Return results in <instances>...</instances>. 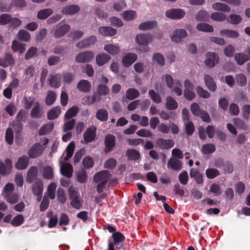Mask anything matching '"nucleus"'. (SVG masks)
Instances as JSON below:
<instances>
[{
	"label": "nucleus",
	"mask_w": 250,
	"mask_h": 250,
	"mask_svg": "<svg viewBox=\"0 0 250 250\" xmlns=\"http://www.w3.org/2000/svg\"><path fill=\"white\" fill-rule=\"evenodd\" d=\"M61 171L63 175L68 178L71 177L73 171L72 167L68 163H64L61 166Z\"/></svg>",
	"instance_id": "19"
},
{
	"label": "nucleus",
	"mask_w": 250,
	"mask_h": 250,
	"mask_svg": "<svg viewBox=\"0 0 250 250\" xmlns=\"http://www.w3.org/2000/svg\"><path fill=\"white\" fill-rule=\"evenodd\" d=\"M96 42V38L95 36H92L88 39L83 40L77 44V46L80 48H83L88 47L94 44Z\"/></svg>",
	"instance_id": "16"
},
{
	"label": "nucleus",
	"mask_w": 250,
	"mask_h": 250,
	"mask_svg": "<svg viewBox=\"0 0 250 250\" xmlns=\"http://www.w3.org/2000/svg\"><path fill=\"white\" fill-rule=\"evenodd\" d=\"M165 79L167 86L169 88H172L173 91L176 93V94L178 96H180L182 95V90L180 88L176 86H174L173 88L172 87V85L173 84V78L171 77V76L169 75H166Z\"/></svg>",
	"instance_id": "18"
},
{
	"label": "nucleus",
	"mask_w": 250,
	"mask_h": 250,
	"mask_svg": "<svg viewBox=\"0 0 250 250\" xmlns=\"http://www.w3.org/2000/svg\"><path fill=\"white\" fill-rule=\"evenodd\" d=\"M123 18L126 21H131L136 17V13L135 11L128 10L125 11L122 14Z\"/></svg>",
	"instance_id": "45"
},
{
	"label": "nucleus",
	"mask_w": 250,
	"mask_h": 250,
	"mask_svg": "<svg viewBox=\"0 0 250 250\" xmlns=\"http://www.w3.org/2000/svg\"><path fill=\"white\" fill-rule=\"evenodd\" d=\"M79 108L77 106H74L69 108L65 115V119H69L75 116L77 114Z\"/></svg>",
	"instance_id": "49"
},
{
	"label": "nucleus",
	"mask_w": 250,
	"mask_h": 250,
	"mask_svg": "<svg viewBox=\"0 0 250 250\" xmlns=\"http://www.w3.org/2000/svg\"><path fill=\"white\" fill-rule=\"evenodd\" d=\"M115 138L113 135H108L105 138V151L106 152H109L112 150L115 145Z\"/></svg>",
	"instance_id": "17"
},
{
	"label": "nucleus",
	"mask_w": 250,
	"mask_h": 250,
	"mask_svg": "<svg viewBox=\"0 0 250 250\" xmlns=\"http://www.w3.org/2000/svg\"><path fill=\"white\" fill-rule=\"evenodd\" d=\"M61 78L59 75H52L49 79V84L51 87L57 88L60 86Z\"/></svg>",
	"instance_id": "34"
},
{
	"label": "nucleus",
	"mask_w": 250,
	"mask_h": 250,
	"mask_svg": "<svg viewBox=\"0 0 250 250\" xmlns=\"http://www.w3.org/2000/svg\"><path fill=\"white\" fill-rule=\"evenodd\" d=\"M220 35L227 38H236L239 35V33L235 30L225 29L220 32Z\"/></svg>",
	"instance_id": "30"
},
{
	"label": "nucleus",
	"mask_w": 250,
	"mask_h": 250,
	"mask_svg": "<svg viewBox=\"0 0 250 250\" xmlns=\"http://www.w3.org/2000/svg\"><path fill=\"white\" fill-rule=\"evenodd\" d=\"M24 221V218L21 215H18L15 216L11 221V224L13 226H19L21 225Z\"/></svg>",
	"instance_id": "59"
},
{
	"label": "nucleus",
	"mask_w": 250,
	"mask_h": 250,
	"mask_svg": "<svg viewBox=\"0 0 250 250\" xmlns=\"http://www.w3.org/2000/svg\"><path fill=\"white\" fill-rule=\"evenodd\" d=\"M38 172L37 167H31L28 171L26 180L29 183H31L35 178Z\"/></svg>",
	"instance_id": "38"
},
{
	"label": "nucleus",
	"mask_w": 250,
	"mask_h": 250,
	"mask_svg": "<svg viewBox=\"0 0 250 250\" xmlns=\"http://www.w3.org/2000/svg\"><path fill=\"white\" fill-rule=\"evenodd\" d=\"M69 198L71 200V205L76 209H80L83 205V200L79 198V193L72 187L68 189Z\"/></svg>",
	"instance_id": "3"
},
{
	"label": "nucleus",
	"mask_w": 250,
	"mask_h": 250,
	"mask_svg": "<svg viewBox=\"0 0 250 250\" xmlns=\"http://www.w3.org/2000/svg\"><path fill=\"white\" fill-rule=\"evenodd\" d=\"M54 127V124L53 123H50L45 125L42 126L39 131V134L40 135L45 134L50 131H51Z\"/></svg>",
	"instance_id": "55"
},
{
	"label": "nucleus",
	"mask_w": 250,
	"mask_h": 250,
	"mask_svg": "<svg viewBox=\"0 0 250 250\" xmlns=\"http://www.w3.org/2000/svg\"><path fill=\"white\" fill-rule=\"evenodd\" d=\"M184 85L185 87V97L188 100H192L195 97L194 93L191 91L193 89L192 84L188 80H186L184 83Z\"/></svg>",
	"instance_id": "9"
},
{
	"label": "nucleus",
	"mask_w": 250,
	"mask_h": 250,
	"mask_svg": "<svg viewBox=\"0 0 250 250\" xmlns=\"http://www.w3.org/2000/svg\"><path fill=\"white\" fill-rule=\"evenodd\" d=\"M215 150L214 146L212 144H206L202 147V152L204 154H209Z\"/></svg>",
	"instance_id": "57"
},
{
	"label": "nucleus",
	"mask_w": 250,
	"mask_h": 250,
	"mask_svg": "<svg viewBox=\"0 0 250 250\" xmlns=\"http://www.w3.org/2000/svg\"><path fill=\"white\" fill-rule=\"evenodd\" d=\"M219 57L215 53L208 52L206 55L205 64L207 67L212 68L215 66L216 64L219 62Z\"/></svg>",
	"instance_id": "5"
},
{
	"label": "nucleus",
	"mask_w": 250,
	"mask_h": 250,
	"mask_svg": "<svg viewBox=\"0 0 250 250\" xmlns=\"http://www.w3.org/2000/svg\"><path fill=\"white\" fill-rule=\"evenodd\" d=\"M80 10L78 5H71L65 7L62 10V13L63 14L72 15L78 12Z\"/></svg>",
	"instance_id": "27"
},
{
	"label": "nucleus",
	"mask_w": 250,
	"mask_h": 250,
	"mask_svg": "<svg viewBox=\"0 0 250 250\" xmlns=\"http://www.w3.org/2000/svg\"><path fill=\"white\" fill-rule=\"evenodd\" d=\"M191 111L192 113L197 116H199L203 110H201L199 105L195 103H193L191 105Z\"/></svg>",
	"instance_id": "61"
},
{
	"label": "nucleus",
	"mask_w": 250,
	"mask_h": 250,
	"mask_svg": "<svg viewBox=\"0 0 250 250\" xmlns=\"http://www.w3.org/2000/svg\"><path fill=\"white\" fill-rule=\"evenodd\" d=\"M12 49L14 52H18L20 53H23L25 51L24 45L17 41H14L12 45Z\"/></svg>",
	"instance_id": "37"
},
{
	"label": "nucleus",
	"mask_w": 250,
	"mask_h": 250,
	"mask_svg": "<svg viewBox=\"0 0 250 250\" xmlns=\"http://www.w3.org/2000/svg\"><path fill=\"white\" fill-rule=\"evenodd\" d=\"M234 57L237 62L240 65L249 60V56L243 53H237Z\"/></svg>",
	"instance_id": "44"
},
{
	"label": "nucleus",
	"mask_w": 250,
	"mask_h": 250,
	"mask_svg": "<svg viewBox=\"0 0 250 250\" xmlns=\"http://www.w3.org/2000/svg\"><path fill=\"white\" fill-rule=\"evenodd\" d=\"M83 165L86 168H89L93 167L94 162L92 158L89 156L86 157L83 161Z\"/></svg>",
	"instance_id": "63"
},
{
	"label": "nucleus",
	"mask_w": 250,
	"mask_h": 250,
	"mask_svg": "<svg viewBox=\"0 0 250 250\" xmlns=\"http://www.w3.org/2000/svg\"><path fill=\"white\" fill-rule=\"evenodd\" d=\"M53 13L51 9H45L39 11L38 13V18L39 19H45L48 18Z\"/></svg>",
	"instance_id": "42"
},
{
	"label": "nucleus",
	"mask_w": 250,
	"mask_h": 250,
	"mask_svg": "<svg viewBox=\"0 0 250 250\" xmlns=\"http://www.w3.org/2000/svg\"><path fill=\"white\" fill-rule=\"evenodd\" d=\"M152 40V37L147 34H139L136 36V41L140 45H146Z\"/></svg>",
	"instance_id": "14"
},
{
	"label": "nucleus",
	"mask_w": 250,
	"mask_h": 250,
	"mask_svg": "<svg viewBox=\"0 0 250 250\" xmlns=\"http://www.w3.org/2000/svg\"><path fill=\"white\" fill-rule=\"evenodd\" d=\"M70 29V26L68 24H64L58 28L54 32V36L56 38H60L63 36Z\"/></svg>",
	"instance_id": "28"
},
{
	"label": "nucleus",
	"mask_w": 250,
	"mask_h": 250,
	"mask_svg": "<svg viewBox=\"0 0 250 250\" xmlns=\"http://www.w3.org/2000/svg\"><path fill=\"white\" fill-rule=\"evenodd\" d=\"M29 164V159L26 156L20 157L16 164V167L18 169H25Z\"/></svg>",
	"instance_id": "22"
},
{
	"label": "nucleus",
	"mask_w": 250,
	"mask_h": 250,
	"mask_svg": "<svg viewBox=\"0 0 250 250\" xmlns=\"http://www.w3.org/2000/svg\"><path fill=\"white\" fill-rule=\"evenodd\" d=\"M166 106L168 110H175L178 107V103L172 97L168 96L166 99Z\"/></svg>",
	"instance_id": "33"
},
{
	"label": "nucleus",
	"mask_w": 250,
	"mask_h": 250,
	"mask_svg": "<svg viewBox=\"0 0 250 250\" xmlns=\"http://www.w3.org/2000/svg\"><path fill=\"white\" fill-rule=\"evenodd\" d=\"M124 239L125 237L121 233H113L112 237L108 239V248L106 250H119L122 247V242Z\"/></svg>",
	"instance_id": "1"
},
{
	"label": "nucleus",
	"mask_w": 250,
	"mask_h": 250,
	"mask_svg": "<svg viewBox=\"0 0 250 250\" xmlns=\"http://www.w3.org/2000/svg\"><path fill=\"white\" fill-rule=\"evenodd\" d=\"M56 187V185L54 183H52L48 186L47 193L49 197L51 199H53L55 197Z\"/></svg>",
	"instance_id": "53"
},
{
	"label": "nucleus",
	"mask_w": 250,
	"mask_h": 250,
	"mask_svg": "<svg viewBox=\"0 0 250 250\" xmlns=\"http://www.w3.org/2000/svg\"><path fill=\"white\" fill-rule=\"evenodd\" d=\"M14 135L13 129L11 127L7 128L6 131L5 140L9 144H12L13 142Z\"/></svg>",
	"instance_id": "58"
},
{
	"label": "nucleus",
	"mask_w": 250,
	"mask_h": 250,
	"mask_svg": "<svg viewBox=\"0 0 250 250\" xmlns=\"http://www.w3.org/2000/svg\"><path fill=\"white\" fill-rule=\"evenodd\" d=\"M75 148V144L73 142H71L66 149V156L64 158L65 161H68L73 155Z\"/></svg>",
	"instance_id": "50"
},
{
	"label": "nucleus",
	"mask_w": 250,
	"mask_h": 250,
	"mask_svg": "<svg viewBox=\"0 0 250 250\" xmlns=\"http://www.w3.org/2000/svg\"><path fill=\"white\" fill-rule=\"evenodd\" d=\"M167 167L174 170H179L182 168V162L175 158H171L168 162Z\"/></svg>",
	"instance_id": "21"
},
{
	"label": "nucleus",
	"mask_w": 250,
	"mask_h": 250,
	"mask_svg": "<svg viewBox=\"0 0 250 250\" xmlns=\"http://www.w3.org/2000/svg\"><path fill=\"white\" fill-rule=\"evenodd\" d=\"M18 37L19 40L24 42H28L30 39V34L24 30H20L19 31Z\"/></svg>",
	"instance_id": "47"
},
{
	"label": "nucleus",
	"mask_w": 250,
	"mask_h": 250,
	"mask_svg": "<svg viewBox=\"0 0 250 250\" xmlns=\"http://www.w3.org/2000/svg\"><path fill=\"white\" fill-rule=\"evenodd\" d=\"M43 190V184L42 181H37L33 185V192L34 194L37 196V200L40 201L41 200Z\"/></svg>",
	"instance_id": "12"
},
{
	"label": "nucleus",
	"mask_w": 250,
	"mask_h": 250,
	"mask_svg": "<svg viewBox=\"0 0 250 250\" xmlns=\"http://www.w3.org/2000/svg\"><path fill=\"white\" fill-rule=\"evenodd\" d=\"M47 217L49 218L48 227L50 228L54 227L58 222V217L53 214V212L49 211L47 214Z\"/></svg>",
	"instance_id": "40"
},
{
	"label": "nucleus",
	"mask_w": 250,
	"mask_h": 250,
	"mask_svg": "<svg viewBox=\"0 0 250 250\" xmlns=\"http://www.w3.org/2000/svg\"><path fill=\"white\" fill-rule=\"evenodd\" d=\"M104 49L112 55L117 54L120 50V48L119 46L112 44H106L104 47Z\"/></svg>",
	"instance_id": "26"
},
{
	"label": "nucleus",
	"mask_w": 250,
	"mask_h": 250,
	"mask_svg": "<svg viewBox=\"0 0 250 250\" xmlns=\"http://www.w3.org/2000/svg\"><path fill=\"white\" fill-rule=\"evenodd\" d=\"M149 94L151 99L156 103H160L161 102V98L159 94L156 93L153 90L149 91Z\"/></svg>",
	"instance_id": "64"
},
{
	"label": "nucleus",
	"mask_w": 250,
	"mask_h": 250,
	"mask_svg": "<svg viewBox=\"0 0 250 250\" xmlns=\"http://www.w3.org/2000/svg\"><path fill=\"white\" fill-rule=\"evenodd\" d=\"M12 168V161L9 159L5 161V164L0 161V173L2 175L9 174Z\"/></svg>",
	"instance_id": "10"
},
{
	"label": "nucleus",
	"mask_w": 250,
	"mask_h": 250,
	"mask_svg": "<svg viewBox=\"0 0 250 250\" xmlns=\"http://www.w3.org/2000/svg\"><path fill=\"white\" fill-rule=\"evenodd\" d=\"M187 33L186 30L183 29H179L174 33L171 36L172 41L174 42H179L181 41L182 38L187 36Z\"/></svg>",
	"instance_id": "15"
},
{
	"label": "nucleus",
	"mask_w": 250,
	"mask_h": 250,
	"mask_svg": "<svg viewBox=\"0 0 250 250\" xmlns=\"http://www.w3.org/2000/svg\"><path fill=\"white\" fill-rule=\"evenodd\" d=\"M56 99V93L52 91H48L46 98V104L47 105H51L54 103Z\"/></svg>",
	"instance_id": "52"
},
{
	"label": "nucleus",
	"mask_w": 250,
	"mask_h": 250,
	"mask_svg": "<svg viewBox=\"0 0 250 250\" xmlns=\"http://www.w3.org/2000/svg\"><path fill=\"white\" fill-rule=\"evenodd\" d=\"M44 149V147L42 146L41 144H36L29 149L28 154L30 158H37L41 155Z\"/></svg>",
	"instance_id": "7"
},
{
	"label": "nucleus",
	"mask_w": 250,
	"mask_h": 250,
	"mask_svg": "<svg viewBox=\"0 0 250 250\" xmlns=\"http://www.w3.org/2000/svg\"><path fill=\"white\" fill-rule=\"evenodd\" d=\"M77 87L80 90L84 92H87L90 91L91 84L87 81L83 80L78 83Z\"/></svg>",
	"instance_id": "32"
},
{
	"label": "nucleus",
	"mask_w": 250,
	"mask_h": 250,
	"mask_svg": "<svg viewBox=\"0 0 250 250\" xmlns=\"http://www.w3.org/2000/svg\"><path fill=\"white\" fill-rule=\"evenodd\" d=\"M110 57L106 54H100L96 56V63L98 65L102 66L110 60Z\"/></svg>",
	"instance_id": "24"
},
{
	"label": "nucleus",
	"mask_w": 250,
	"mask_h": 250,
	"mask_svg": "<svg viewBox=\"0 0 250 250\" xmlns=\"http://www.w3.org/2000/svg\"><path fill=\"white\" fill-rule=\"evenodd\" d=\"M137 59V56L134 53H128L122 59V63L124 66L127 67L131 65Z\"/></svg>",
	"instance_id": "13"
},
{
	"label": "nucleus",
	"mask_w": 250,
	"mask_h": 250,
	"mask_svg": "<svg viewBox=\"0 0 250 250\" xmlns=\"http://www.w3.org/2000/svg\"><path fill=\"white\" fill-rule=\"evenodd\" d=\"M212 20L216 21H222L226 20V15L222 13L215 12L212 13L211 15Z\"/></svg>",
	"instance_id": "60"
},
{
	"label": "nucleus",
	"mask_w": 250,
	"mask_h": 250,
	"mask_svg": "<svg viewBox=\"0 0 250 250\" xmlns=\"http://www.w3.org/2000/svg\"><path fill=\"white\" fill-rule=\"evenodd\" d=\"M157 23L154 21H149L141 23L139 26L140 30H145L152 29L156 26Z\"/></svg>",
	"instance_id": "41"
},
{
	"label": "nucleus",
	"mask_w": 250,
	"mask_h": 250,
	"mask_svg": "<svg viewBox=\"0 0 250 250\" xmlns=\"http://www.w3.org/2000/svg\"><path fill=\"white\" fill-rule=\"evenodd\" d=\"M61 112V108L59 106H56L51 110L48 112V118L49 120H53L57 118Z\"/></svg>",
	"instance_id": "35"
},
{
	"label": "nucleus",
	"mask_w": 250,
	"mask_h": 250,
	"mask_svg": "<svg viewBox=\"0 0 250 250\" xmlns=\"http://www.w3.org/2000/svg\"><path fill=\"white\" fill-rule=\"evenodd\" d=\"M126 156L129 160L136 161L140 157V153L134 149H129L126 153Z\"/></svg>",
	"instance_id": "29"
},
{
	"label": "nucleus",
	"mask_w": 250,
	"mask_h": 250,
	"mask_svg": "<svg viewBox=\"0 0 250 250\" xmlns=\"http://www.w3.org/2000/svg\"><path fill=\"white\" fill-rule=\"evenodd\" d=\"M96 128L94 126L89 127L84 134V140L86 142H91L95 138Z\"/></svg>",
	"instance_id": "20"
},
{
	"label": "nucleus",
	"mask_w": 250,
	"mask_h": 250,
	"mask_svg": "<svg viewBox=\"0 0 250 250\" xmlns=\"http://www.w3.org/2000/svg\"><path fill=\"white\" fill-rule=\"evenodd\" d=\"M197 29L199 31L211 32L213 31V27L207 23H200L197 25Z\"/></svg>",
	"instance_id": "43"
},
{
	"label": "nucleus",
	"mask_w": 250,
	"mask_h": 250,
	"mask_svg": "<svg viewBox=\"0 0 250 250\" xmlns=\"http://www.w3.org/2000/svg\"><path fill=\"white\" fill-rule=\"evenodd\" d=\"M242 19L239 15L236 14H230L227 19V21L232 24H237L240 23Z\"/></svg>",
	"instance_id": "48"
},
{
	"label": "nucleus",
	"mask_w": 250,
	"mask_h": 250,
	"mask_svg": "<svg viewBox=\"0 0 250 250\" xmlns=\"http://www.w3.org/2000/svg\"><path fill=\"white\" fill-rule=\"evenodd\" d=\"M78 181L81 183H84L87 180V174L86 171L82 169L77 172Z\"/></svg>",
	"instance_id": "56"
},
{
	"label": "nucleus",
	"mask_w": 250,
	"mask_h": 250,
	"mask_svg": "<svg viewBox=\"0 0 250 250\" xmlns=\"http://www.w3.org/2000/svg\"><path fill=\"white\" fill-rule=\"evenodd\" d=\"M100 34L105 36H112L116 33V29L110 27H101L99 29Z\"/></svg>",
	"instance_id": "23"
},
{
	"label": "nucleus",
	"mask_w": 250,
	"mask_h": 250,
	"mask_svg": "<svg viewBox=\"0 0 250 250\" xmlns=\"http://www.w3.org/2000/svg\"><path fill=\"white\" fill-rule=\"evenodd\" d=\"M31 116L33 118H38L40 116V104L38 102L35 104V106L31 112Z\"/></svg>",
	"instance_id": "62"
},
{
	"label": "nucleus",
	"mask_w": 250,
	"mask_h": 250,
	"mask_svg": "<svg viewBox=\"0 0 250 250\" xmlns=\"http://www.w3.org/2000/svg\"><path fill=\"white\" fill-rule=\"evenodd\" d=\"M185 15V11L180 9H170L166 13V17L171 19H180L184 17Z\"/></svg>",
	"instance_id": "6"
},
{
	"label": "nucleus",
	"mask_w": 250,
	"mask_h": 250,
	"mask_svg": "<svg viewBox=\"0 0 250 250\" xmlns=\"http://www.w3.org/2000/svg\"><path fill=\"white\" fill-rule=\"evenodd\" d=\"M14 64V60L11 55L6 54L3 59L0 61V65L4 67Z\"/></svg>",
	"instance_id": "31"
},
{
	"label": "nucleus",
	"mask_w": 250,
	"mask_h": 250,
	"mask_svg": "<svg viewBox=\"0 0 250 250\" xmlns=\"http://www.w3.org/2000/svg\"><path fill=\"white\" fill-rule=\"evenodd\" d=\"M57 198L58 200L61 203H64L66 200L64 190L61 188H59L57 193Z\"/></svg>",
	"instance_id": "54"
},
{
	"label": "nucleus",
	"mask_w": 250,
	"mask_h": 250,
	"mask_svg": "<svg viewBox=\"0 0 250 250\" xmlns=\"http://www.w3.org/2000/svg\"><path fill=\"white\" fill-rule=\"evenodd\" d=\"M139 95V92L138 90L134 88H129L128 89L126 93V98L129 100H133L137 98Z\"/></svg>",
	"instance_id": "46"
},
{
	"label": "nucleus",
	"mask_w": 250,
	"mask_h": 250,
	"mask_svg": "<svg viewBox=\"0 0 250 250\" xmlns=\"http://www.w3.org/2000/svg\"><path fill=\"white\" fill-rule=\"evenodd\" d=\"M94 57V53L91 51H86L77 55L76 61L78 62L83 63L90 61Z\"/></svg>",
	"instance_id": "8"
},
{
	"label": "nucleus",
	"mask_w": 250,
	"mask_h": 250,
	"mask_svg": "<svg viewBox=\"0 0 250 250\" xmlns=\"http://www.w3.org/2000/svg\"><path fill=\"white\" fill-rule=\"evenodd\" d=\"M212 8L215 10L221 11L223 12H229L230 11V8L229 6L226 4L220 2H217L213 4L212 5Z\"/></svg>",
	"instance_id": "39"
},
{
	"label": "nucleus",
	"mask_w": 250,
	"mask_h": 250,
	"mask_svg": "<svg viewBox=\"0 0 250 250\" xmlns=\"http://www.w3.org/2000/svg\"><path fill=\"white\" fill-rule=\"evenodd\" d=\"M156 144L162 149H168L174 146V143L173 140L170 139L165 140L162 138L158 139Z\"/></svg>",
	"instance_id": "11"
},
{
	"label": "nucleus",
	"mask_w": 250,
	"mask_h": 250,
	"mask_svg": "<svg viewBox=\"0 0 250 250\" xmlns=\"http://www.w3.org/2000/svg\"><path fill=\"white\" fill-rule=\"evenodd\" d=\"M96 117L101 121H105L107 119L108 113L105 109H99L96 114Z\"/></svg>",
	"instance_id": "51"
},
{
	"label": "nucleus",
	"mask_w": 250,
	"mask_h": 250,
	"mask_svg": "<svg viewBox=\"0 0 250 250\" xmlns=\"http://www.w3.org/2000/svg\"><path fill=\"white\" fill-rule=\"evenodd\" d=\"M42 176L44 178L51 179L53 177V169L51 166L44 167L42 169Z\"/></svg>",
	"instance_id": "36"
},
{
	"label": "nucleus",
	"mask_w": 250,
	"mask_h": 250,
	"mask_svg": "<svg viewBox=\"0 0 250 250\" xmlns=\"http://www.w3.org/2000/svg\"><path fill=\"white\" fill-rule=\"evenodd\" d=\"M205 83L209 90L214 91L216 89V85L212 78L209 75H206L204 77Z\"/></svg>",
	"instance_id": "25"
},
{
	"label": "nucleus",
	"mask_w": 250,
	"mask_h": 250,
	"mask_svg": "<svg viewBox=\"0 0 250 250\" xmlns=\"http://www.w3.org/2000/svg\"><path fill=\"white\" fill-rule=\"evenodd\" d=\"M14 188V186L13 184L8 183L5 186L2 192L3 196L8 202L11 204L15 203L19 199V195L17 194L13 193Z\"/></svg>",
	"instance_id": "2"
},
{
	"label": "nucleus",
	"mask_w": 250,
	"mask_h": 250,
	"mask_svg": "<svg viewBox=\"0 0 250 250\" xmlns=\"http://www.w3.org/2000/svg\"><path fill=\"white\" fill-rule=\"evenodd\" d=\"M110 178V174L108 170H102L97 173L94 176L93 181L95 183H107Z\"/></svg>",
	"instance_id": "4"
}]
</instances>
